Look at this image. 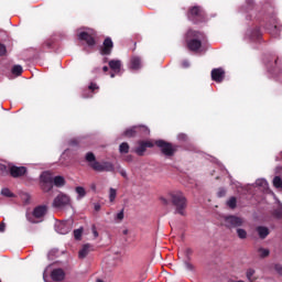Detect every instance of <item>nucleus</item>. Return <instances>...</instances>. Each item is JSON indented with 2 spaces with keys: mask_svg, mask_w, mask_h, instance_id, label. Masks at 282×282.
I'll list each match as a JSON object with an SVG mask.
<instances>
[{
  "mask_svg": "<svg viewBox=\"0 0 282 282\" xmlns=\"http://www.w3.org/2000/svg\"><path fill=\"white\" fill-rule=\"evenodd\" d=\"M160 202L163 206H170L174 208V215L186 217L188 213V199L182 192H173L169 194V198L160 197Z\"/></svg>",
  "mask_w": 282,
  "mask_h": 282,
  "instance_id": "obj_1",
  "label": "nucleus"
},
{
  "mask_svg": "<svg viewBox=\"0 0 282 282\" xmlns=\"http://www.w3.org/2000/svg\"><path fill=\"white\" fill-rule=\"evenodd\" d=\"M85 160L88 162V166L96 173H116V165L109 161L99 162L96 160V154H94V152H87Z\"/></svg>",
  "mask_w": 282,
  "mask_h": 282,
  "instance_id": "obj_2",
  "label": "nucleus"
},
{
  "mask_svg": "<svg viewBox=\"0 0 282 282\" xmlns=\"http://www.w3.org/2000/svg\"><path fill=\"white\" fill-rule=\"evenodd\" d=\"M206 42V35L203 32L188 30L185 36V43L189 52H199L202 43Z\"/></svg>",
  "mask_w": 282,
  "mask_h": 282,
  "instance_id": "obj_3",
  "label": "nucleus"
},
{
  "mask_svg": "<svg viewBox=\"0 0 282 282\" xmlns=\"http://www.w3.org/2000/svg\"><path fill=\"white\" fill-rule=\"evenodd\" d=\"M155 145L161 149V153L166 158H173L175 153H177V145H173V143L166 142L164 140H156Z\"/></svg>",
  "mask_w": 282,
  "mask_h": 282,
  "instance_id": "obj_4",
  "label": "nucleus"
},
{
  "mask_svg": "<svg viewBox=\"0 0 282 282\" xmlns=\"http://www.w3.org/2000/svg\"><path fill=\"white\" fill-rule=\"evenodd\" d=\"M96 36H98L96 31H91L90 33L83 31L78 34L79 41H85L88 47H94L96 45Z\"/></svg>",
  "mask_w": 282,
  "mask_h": 282,
  "instance_id": "obj_5",
  "label": "nucleus"
},
{
  "mask_svg": "<svg viewBox=\"0 0 282 282\" xmlns=\"http://www.w3.org/2000/svg\"><path fill=\"white\" fill-rule=\"evenodd\" d=\"M240 226H243V218L235 215H229L225 217L226 228H240Z\"/></svg>",
  "mask_w": 282,
  "mask_h": 282,
  "instance_id": "obj_6",
  "label": "nucleus"
},
{
  "mask_svg": "<svg viewBox=\"0 0 282 282\" xmlns=\"http://www.w3.org/2000/svg\"><path fill=\"white\" fill-rule=\"evenodd\" d=\"M188 19L193 23H202L204 21V11L199 7H193L188 11Z\"/></svg>",
  "mask_w": 282,
  "mask_h": 282,
  "instance_id": "obj_7",
  "label": "nucleus"
},
{
  "mask_svg": "<svg viewBox=\"0 0 282 282\" xmlns=\"http://www.w3.org/2000/svg\"><path fill=\"white\" fill-rule=\"evenodd\" d=\"M111 52H113V40L106 37L100 47V54L101 56H111Z\"/></svg>",
  "mask_w": 282,
  "mask_h": 282,
  "instance_id": "obj_8",
  "label": "nucleus"
},
{
  "mask_svg": "<svg viewBox=\"0 0 282 282\" xmlns=\"http://www.w3.org/2000/svg\"><path fill=\"white\" fill-rule=\"evenodd\" d=\"M225 78L226 70H224V68L219 67L212 69V80H214V83H224Z\"/></svg>",
  "mask_w": 282,
  "mask_h": 282,
  "instance_id": "obj_9",
  "label": "nucleus"
},
{
  "mask_svg": "<svg viewBox=\"0 0 282 282\" xmlns=\"http://www.w3.org/2000/svg\"><path fill=\"white\" fill-rule=\"evenodd\" d=\"M139 147L134 149L137 155L142 156L147 152V149H153V143L151 141H139Z\"/></svg>",
  "mask_w": 282,
  "mask_h": 282,
  "instance_id": "obj_10",
  "label": "nucleus"
},
{
  "mask_svg": "<svg viewBox=\"0 0 282 282\" xmlns=\"http://www.w3.org/2000/svg\"><path fill=\"white\" fill-rule=\"evenodd\" d=\"M67 204H69V196L65 194L57 195L53 202L54 208H63L64 206H67Z\"/></svg>",
  "mask_w": 282,
  "mask_h": 282,
  "instance_id": "obj_11",
  "label": "nucleus"
},
{
  "mask_svg": "<svg viewBox=\"0 0 282 282\" xmlns=\"http://www.w3.org/2000/svg\"><path fill=\"white\" fill-rule=\"evenodd\" d=\"M11 177H23L28 173V167L12 165L9 169Z\"/></svg>",
  "mask_w": 282,
  "mask_h": 282,
  "instance_id": "obj_12",
  "label": "nucleus"
},
{
  "mask_svg": "<svg viewBox=\"0 0 282 282\" xmlns=\"http://www.w3.org/2000/svg\"><path fill=\"white\" fill-rule=\"evenodd\" d=\"M45 215H47V206H45V205L36 206V207L33 209L32 216H33L35 219H43V217H45Z\"/></svg>",
  "mask_w": 282,
  "mask_h": 282,
  "instance_id": "obj_13",
  "label": "nucleus"
},
{
  "mask_svg": "<svg viewBox=\"0 0 282 282\" xmlns=\"http://www.w3.org/2000/svg\"><path fill=\"white\" fill-rule=\"evenodd\" d=\"M265 66L268 72H274L275 69H279V67L281 66V63L279 62V57L271 58V59H267L265 62Z\"/></svg>",
  "mask_w": 282,
  "mask_h": 282,
  "instance_id": "obj_14",
  "label": "nucleus"
},
{
  "mask_svg": "<svg viewBox=\"0 0 282 282\" xmlns=\"http://www.w3.org/2000/svg\"><path fill=\"white\" fill-rule=\"evenodd\" d=\"M51 279L52 281H65V271L63 269H54L51 272Z\"/></svg>",
  "mask_w": 282,
  "mask_h": 282,
  "instance_id": "obj_15",
  "label": "nucleus"
},
{
  "mask_svg": "<svg viewBox=\"0 0 282 282\" xmlns=\"http://www.w3.org/2000/svg\"><path fill=\"white\" fill-rule=\"evenodd\" d=\"M135 132H137V138H147L151 131L147 126H134Z\"/></svg>",
  "mask_w": 282,
  "mask_h": 282,
  "instance_id": "obj_16",
  "label": "nucleus"
},
{
  "mask_svg": "<svg viewBox=\"0 0 282 282\" xmlns=\"http://www.w3.org/2000/svg\"><path fill=\"white\" fill-rule=\"evenodd\" d=\"M41 183L54 184V174L52 172L46 171L43 172L40 176Z\"/></svg>",
  "mask_w": 282,
  "mask_h": 282,
  "instance_id": "obj_17",
  "label": "nucleus"
},
{
  "mask_svg": "<svg viewBox=\"0 0 282 282\" xmlns=\"http://www.w3.org/2000/svg\"><path fill=\"white\" fill-rule=\"evenodd\" d=\"M110 69L115 72V74H120V69L122 67V62L120 59H112L108 63Z\"/></svg>",
  "mask_w": 282,
  "mask_h": 282,
  "instance_id": "obj_18",
  "label": "nucleus"
},
{
  "mask_svg": "<svg viewBox=\"0 0 282 282\" xmlns=\"http://www.w3.org/2000/svg\"><path fill=\"white\" fill-rule=\"evenodd\" d=\"M256 232H258L261 239H267L268 235H270V229L265 226H258L256 228Z\"/></svg>",
  "mask_w": 282,
  "mask_h": 282,
  "instance_id": "obj_19",
  "label": "nucleus"
},
{
  "mask_svg": "<svg viewBox=\"0 0 282 282\" xmlns=\"http://www.w3.org/2000/svg\"><path fill=\"white\" fill-rule=\"evenodd\" d=\"M142 67V59L139 56H133L130 59V68L131 69H140Z\"/></svg>",
  "mask_w": 282,
  "mask_h": 282,
  "instance_id": "obj_20",
  "label": "nucleus"
},
{
  "mask_svg": "<svg viewBox=\"0 0 282 282\" xmlns=\"http://www.w3.org/2000/svg\"><path fill=\"white\" fill-rule=\"evenodd\" d=\"M89 252H91V246L89 243L84 245L83 248L78 252L79 259H86L87 254H89Z\"/></svg>",
  "mask_w": 282,
  "mask_h": 282,
  "instance_id": "obj_21",
  "label": "nucleus"
},
{
  "mask_svg": "<svg viewBox=\"0 0 282 282\" xmlns=\"http://www.w3.org/2000/svg\"><path fill=\"white\" fill-rule=\"evenodd\" d=\"M58 228H59V230H58L59 235H67V232H69V230H72V227L67 223L59 224Z\"/></svg>",
  "mask_w": 282,
  "mask_h": 282,
  "instance_id": "obj_22",
  "label": "nucleus"
},
{
  "mask_svg": "<svg viewBox=\"0 0 282 282\" xmlns=\"http://www.w3.org/2000/svg\"><path fill=\"white\" fill-rule=\"evenodd\" d=\"M254 274H257V271L252 268L247 269L246 271V278L249 282L257 281V278H254Z\"/></svg>",
  "mask_w": 282,
  "mask_h": 282,
  "instance_id": "obj_23",
  "label": "nucleus"
},
{
  "mask_svg": "<svg viewBox=\"0 0 282 282\" xmlns=\"http://www.w3.org/2000/svg\"><path fill=\"white\" fill-rule=\"evenodd\" d=\"M53 184L57 188H61V187L65 186V177H63V176L53 177Z\"/></svg>",
  "mask_w": 282,
  "mask_h": 282,
  "instance_id": "obj_24",
  "label": "nucleus"
},
{
  "mask_svg": "<svg viewBox=\"0 0 282 282\" xmlns=\"http://www.w3.org/2000/svg\"><path fill=\"white\" fill-rule=\"evenodd\" d=\"M123 135L126 138H137V132H135V126L128 128L124 132Z\"/></svg>",
  "mask_w": 282,
  "mask_h": 282,
  "instance_id": "obj_25",
  "label": "nucleus"
},
{
  "mask_svg": "<svg viewBox=\"0 0 282 282\" xmlns=\"http://www.w3.org/2000/svg\"><path fill=\"white\" fill-rule=\"evenodd\" d=\"M12 74L14 76H21V74H23V66L22 65H14L12 67Z\"/></svg>",
  "mask_w": 282,
  "mask_h": 282,
  "instance_id": "obj_26",
  "label": "nucleus"
},
{
  "mask_svg": "<svg viewBox=\"0 0 282 282\" xmlns=\"http://www.w3.org/2000/svg\"><path fill=\"white\" fill-rule=\"evenodd\" d=\"M258 253H259V257L261 259H265V257H270V250L269 249L259 248Z\"/></svg>",
  "mask_w": 282,
  "mask_h": 282,
  "instance_id": "obj_27",
  "label": "nucleus"
},
{
  "mask_svg": "<svg viewBox=\"0 0 282 282\" xmlns=\"http://www.w3.org/2000/svg\"><path fill=\"white\" fill-rule=\"evenodd\" d=\"M42 185V191H44V193H50V191H52V188H54V183H41Z\"/></svg>",
  "mask_w": 282,
  "mask_h": 282,
  "instance_id": "obj_28",
  "label": "nucleus"
},
{
  "mask_svg": "<svg viewBox=\"0 0 282 282\" xmlns=\"http://www.w3.org/2000/svg\"><path fill=\"white\" fill-rule=\"evenodd\" d=\"M251 36L253 39H256L257 41H259V39H261L262 34H261V29L260 28H256L252 32H251Z\"/></svg>",
  "mask_w": 282,
  "mask_h": 282,
  "instance_id": "obj_29",
  "label": "nucleus"
},
{
  "mask_svg": "<svg viewBox=\"0 0 282 282\" xmlns=\"http://www.w3.org/2000/svg\"><path fill=\"white\" fill-rule=\"evenodd\" d=\"M129 143L127 142H122L120 145H119V152L120 153H129Z\"/></svg>",
  "mask_w": 282,
  "mask_h": 282,
  "instance_id": "obj_30",
  "label": "nucleus"
},
{
  "mask_svg": "<svg viewBox=\"0 0 282 282\" xmlns=\"http://www.w3.org/2000/svg\"><path fill=\"white\" fill-rule=\"evenodd\" d=\"M227 205L231 209L237 208V197H235V196L230 197L229 200L227 202Z\"/></svg>",
  "mask_w": 282,
  "mask_h": 282,
  "instance_id": "obj_31",
  "label": "nucleus"
},
{
  "mask_svg": "<svg viewBox=\"0 0 282 282\" xmlns=\"http://www.w3.org/2000/svg\"><path fill=\"white\" fill-rule=\"evenodd\" d=\"M237 235L239 239H247L248 238V231L246 229L238 228L237 229Z\"/></svg>",
  "mask_w": 282,
  "mask_h": 282,
  "instance_id": "obj_32",
  "label": "nucleus"
},
{
  "mask_svg": "<svg viewBox=\"0 0 282 282\" xmlns=\"http://www.w3.org/2000/svg\"><path fill=\"white\" fill-rule=\"evenodd\" d=\"M1 195H3V197H14V193H12L8 187L1 189Z\"/></svg>",
  "mask_w": 282,
  "mask_h": 282,
  "instance_id": "obj_33",
  "label": "nucleus"
},
{
  "mask_svg": "<svg viewBox=\"0 0 282 282\" xmlns=\"http://www.w3.org/2000/svg\"><path fill=\"white\" fill-rule=\"evenodd\" d=\"M273 186L275 188H282V178H281V176H275L273 178Z\"/></svg>",
  "mask_w": 282,
  "mask_h": 282,
  "instance_id": "obj_34",
  "label": "nucleus"
},
{
  "mask_svg": "<svg viewBox=\"0 0 282 282\" xmlns=\"http://www.w3.org/2000/svg\"><path fill=\"white\" fill-rule=\"evenodd\" d=\"M21 199H22L23 204L28 205V204H30L32 196L28 193H23L21 195Z\"/></svg>",
  "mask_w": 282,
  "mask_h": 282,
  "instance_id": "obj_35",
  "label": "nucleus"
},
{
  "mask_svg": "<svg viewBox=\"0 0 282 282\" xmlns=\"http://www.w3.org/2000/svg\"><path fill=\"white\" fill-rule=\"evenodd\" d=\"M184 265L186 270H189V272H195V265L191 263V260H185Z\"/></svg>",
  "mask_w": 282,
  "mask_h": 282,
  "instance_id": "obj_36",
  "label": "nucleus"
},
{
  "mask_svg": "<svg viewBox=\"0 0 282 282\" xmlns=\"http://www.w3.org/2000/svg\"><path fill=\"white\" fill-rule=\"evenodd\" d=\"M76 193L79 197H85V195H87L85 187H82V186L76 187Z\"/></svg>",
  "mask_w": 282,
  "mask_h": 282,
  "instance_id": "obj_37",
  "label": "nucleus"
},
{
  "mask_svg": "<svg viewBox=\"0 0 282 282\" xmlns=\"http://www.w3.org/2000/svg\"><path fill=\"white\" fill-rule=\"evenodd\" d=\"M74 237H75L76 241H80V238L83 237V229H75Z\"/></svg>",
  "mask_w": 282,
  "mask_h": 282,
  "instance_id": "obj_38",
  "label": "nucleus"
},
{
  "mask_svg": "<svg viewBox=\"0 0 282 282\" xmlns=\"http://www.w3.org/2000/svg\"><path fill=\"white\" fill-rule=\"evenodd\" d=\"M116 196H117V192L113 187L110 188L109 191V199L110 202H116Z\"/></svg>",
  "mask_w": 282,
  "mask_h": 282,
  "instance_id": "obj_39",
  "label": "nucleus"
},
{
  "mask_svg": "<svg viewBox=\"0 0 282 282\" xmlns=\"http://www.w3.org/2000/svg\"><path fill=\"white\" fill-rule=\"evenodd\" d=\"M256 184L257 186H261L262 188H268V181L265 180H258Z\"/></svg>",
  "mask_w": 282,
  "mask_h": 282,
  "instance_id": "obj_40",
  "label": "nucleus"
},
{
  "mask_svg": "<svg viewBox=\"0 0 282 282\" xmlns=\"http://www.w3.org/2000/svg\"><path fill=\"white\" fill-rule=\"evenodd\" d=\"M88 89L94 94V91H95L96 89H100V87H98V84L91 82V83L89 84V86H88Z\"/></svg>",
  "mask_w": 282,
  "mask_h": 282,
  "instance_id": "obj_41",
  "label": "nucleus"
},
{
  "mask_svg": "<svg viewBox=\"0 0 282 282\" xmlns=\"http://www.w3.org/2000/svg\"><path fill=\"white\" fill-rule=\"evenodd\" d=\"M8 53V48L6 47L4 44H0V56H6Z\"/></svg>",
  "mask_w": 282,
  "mask_h": 282,
  "instance_id": "obj_42",
  "label": "nucleus"
},
{
  "mask_svg": "<svg viewBox=\"0 0 282 282\" xmlns=\"http://www.w3.org/2000/svg\"><path fill=\"white\" fill-rule=\"evenodd\" d=\"M177 138H178V140H180L181 142H186V140H188V135H186V134H184V133H180V134L177 135Z\"/></svg>",
  "mask_w": 282,
  "mask_h": 282,
  "instance_id": "obj_43",
  "label": "nucleus"
},
{
  "mask_svg": "<svg viewBox=\"0 0 282 282\" xmlns=\"http://www.w3.org/2000/svg\"><path fill=\"white\" fill-rule=\"evenodd\" d=\"M118 173L123 176L124 180L128 178L127 171L122 170L120 166H118Z\"/></svg>",
  "mask_w": 282,
  "mask_h": 282,
  "instance_id": "obj_44",
  "label": "nucleus"
},
{
  "mask_svg": "<svg viewBox=\"0 0 282 282\" xmlns=\"http://www.w3.org/2000/svg\"><path fill=\"white\" fill-rule=\"evenodd\" d=\"M78 144H80V141L78 139H72L69 141L70 147H78Z\"/></svg>",
  "mask_w": 282,
  "mask_h": 282,
  "instance_id": "obj_45",
  "label": "nucleus"
},
{
  "mask_svg": "<svg viewBox=\"0 0 282 282\" xmlns=\"http://www.w3.org/2000/svg\"><path fill=\"white\" fill-rule=\"evenodd\" d=\"M117 219H119V221H122V219H124V209L117 214Z\"/></svg>",
  "mask_w": 282,
  "mask_h": 282,
  "instance_id": "obj_46",
  "label": "nucleus"
},
{
  "mask_svg": "<svg viewBox=\"0 0 282 282\" xmlns=\"http://www.w3.org/2000/svg\"><path fill=\"white\" fill-rule=\"evenodd\" d=\"M185 254H186V260L191 261V254H193V249H186Z\"/></svg>",
  "mask_w": 282,
  "mask_h": 282,
  "instance_id": "obj_47",
  "label": "nucleus"
},
{
  "mask_svg": "<svg viewBox=\"0 0 282 282\" xmlns=\"http://www.w3.org/2000/svg\"><path fill=\"white\" fill-rule=\"evenodd\" d=\"M274 270L278 272V274L282 275V265L281 264H275Z\"/></svg>",
  "mask_w": 282,
  "mask_h": 282,
  "instance_id": "obj_48",
  "label": "nucleus"
},
{
  "mask_svg": "<svg viewBox=\"0 0 282 282\" xmlns=\"http://www.w3.org/2000/svg\"><path fill=\"white\" fill-rule=\"evenodd\" d=\"M274 215H275V217H278L279 219H281V217H282V209H276V210L274 212Z\"/></svg>",
  "mask_w": 282,
  "mask_h": 282,
  "instance_id": "obj_49",
  "label": "nucleus"
},
{
  "mask_svg": "<svg viewBox=\"0 0 282 282\" xmlns=\"http://www.w3.org/2000/svg\"><path fill=\"white\" fill-rule=\"evenodd\" d=\"M91 230H93L94 238L95 239L98 238V230L96 229V226H93Z\"/></svg>",
  "mask_w": 282,
  "mask_h": 282,
  "instance_id": "obj_50",
  "label": "nucleus"
},
{
  "mask_svg": "<svg viewBox=\"0 0 282 282\" xmlns=\"http://www.w3.org/2000/svg\"><path fill=\"white\" fill-rule=\"evenodd\" d=\"M53 44H54V42H52V41H46V42L44 43V47H47V48L50 50V47H52Z\"/></svg>",
  "mask_w": 282,
  "mask_h": 282,
  "instance_id": "obj_51",
  "label": "nucleus"
},
{
  "mask_svg": "<svg viewBox=\"0 0 282 282\" xmlns=\"http://www.w3.org/2000/svg\"><path fill=\"white\" fill-rule=\"evenodd\" d=\"M226 196V189H220L218 192V197H225Z\"/></svg>",
  "mask_w": 282,
  "mask_h": 282,
  "instance_id": "obj_52",
  "label": "nucleus"
},
{
  "mask_svg": "<svg viewBox=\"0 0 282 282\" xmlns=\"http://www.w3.org/2000/svg\"><path fill=\"white\" fill-rule=\"evenodd\" d=\"M0 232H6V223H0Z\"/></svg>",
  "mask_w": 282,
  "mask_h": 282,
  "instance_id": "obj_53",
  "label": "nucleus"
},
{
  "mask_svg": "<svg viewBox=\"0 0 282 282\" xmlns=\"http://www.w3.org/2000/svg\"><path fill=\"white\" fill-rule=\"evenodd\" d=\"M28 221H30L31 224H39V221L34 220L32 217L26 216Z\"/></svg>",
  "mask_w": 282,
  "mask_h": 282,
  "instance_id": "obj_54",
  "label": "nucleus"
},
{
  "mask_svg": "<svg viewBox=\"0 0 282 282\" xmlns=\"http://www.w3.org/2000/svg\"><path fill=\"white\" fill-rule=\"evenodd\" d=\"M189 65H191V64H188V62H186V61L182 63V66H183V67H189Z\"/></svg>",
  "mask_w": 282,
  "mask_h": 282,
  "instance_id": "obj_55",
  "label": "nucleus"
},
{
  "mask_svg": "<svg viewBox=\"0 0 282 282\" xmlns=\"http://www.w3.org/2000/svg\"><path fill=\"white\" fill-rule=\"evenodd\" d=\"M0 171H8V166H6V165H0Z\"/></svg>",
  "mask_w": 282,
  "mask_h": 282,
  "instance_id": "obj_56",
  "label": "nucleus"
},
{
  "mask_svg": "<svg viewBox=\"0 0 282 282\" xmlns=\"http://www.w3.org/2000/svg\"><path fill=\"white\" fill-rule=\"evenodd\" d=\"M95 210H96V213H98L100 210V205L99 204L95 205Z\"/></svg>",
  "mask_w": 282,
  "mask_h": 282,
  "instance_id": "obj_57",
  "label": "nucleus"
},
{
  "mask_svg": "<svg viewBox=\"0 0 282 282\" xmlns=\"http://www.w3.org/2000/svg\"><path fill=\"white\" fill-rule=\"evenodd\" d=\"M102 72H105V73L109 72V66H104Z\"/></svg>",
  "mask_w": 282,
  "mask_h": 282,
  "instance_id": "obj_58",
  "label": "nucleus"
},
{
  "mask_svg": "<svg viewBox=\"0 0 282 282\" xmlns=\"http://www.w3.org/2000/svg\"><path fill=\"white\" fill-rule=\"evenodd\" d=\"M110 77H111V78H116V72L112 70V72L110 73Z\"/></svg>",
  "mask_w": 282,
  "mask_h": 282,
  "instance_id": "obj_59",
  "label": "nucleus"
},
{
  "mask_svg": "<svg viewBox=\"0 0 282 282\" xmlns=\"http://www.w3.org/2000/svg\"><path fill=\"white\" fill-rule=\"evenodd\" d=\"M122 235H129V229H124V230L122 231Z\"/></svg>",
  "mask_w": 282,
  "mask_h": 282,
  "instance_id": "obj_60",
  "label": "nucleus"
},
{
  "mask_svg": "<svg viewBox=\"0 0 282 282\" xmlns=\"http://www.w3.org/2000/svg\"><path fill=\"white\" fill-rule=\"evenodd\" d=\"M97 282H105V281H102L101 279H98Z\"/></svg>",
  "mask_w": 282,
  "mask_h": 282,
  "instance_id": "obj_61",
  "label": "nucleus"
}]
</instances>
